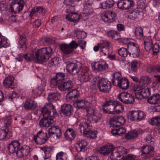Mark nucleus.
<instances>
[{"label":"nucleus","instance_id":"nucleus-1","mask_svg":"<svg viewBox=\"0 0 160 160\" xmlns=\"http://www.w3.org/2000/svg\"><path fill=\"white\" fill-rule=\"evenodd\" d=\"M53 53L52 49L50 47L33 50L31 54H26L24 58L27 61H31L35 59L37 62L42 63L48 61Z\"/></svg>","mask_w":160,"mask_h":160},{"label":"nucleus","instance_id":"nucleus-2","mask_svg":"<svg viewBox=\"0 0 160 160\" xmlns=\"http://www.w3.org/2000/svg\"><path fill=\"white\" fill-rule=\"evenodd\" d=\"M41 112L43 115V118L39 122L40 127H48L51 124L53 123L54 117L56 115L57 112L52 103H47L42 108Z\"/></svg>","mask_w":160,"mask_h":160},{"label":"nucleus","instance_id":"nucleus-3","mask_svg":"<svg viewBox=\"0 0 160 160\" xmlns=\"http://www.w3.org/2000/svg\"><path fill=\"white\" fill-rule=\"evenodd\" d=\"M92 127L91 122L89 120H85L84 122L81 123L79 125L81 132L83 131L84 134L87 138L94 139L97 137L98 133L95 131L90 130Z\"/></svg>","mask_w":160,"mask_h":160},{"label":"nucleus","instance_id":"nucleus-4","mask_svg":"<svg viewBox=\"0 0 160 160\" xmlns=\"http://www.w3.org/2000/svg\"><path fill=\"white\" fill-rule=\"evenodd\" d=\"M93 81L95 83H97L98 87L100 91L102 92H107L111 88V83L107 79L105 78L95 77Z\"/></svg>","mask_w":160,"mask_h":160},{"label":"nucleus","instance_id":"nucleus-5","mask_svg":"<svg viewBox=\"0 0 160 160\" xmlns=\"http://www.w3.org/2000/svg\"><path fill=\"white\" fill-rule=\"evenodd\" d=\"M127 153V149L122 146L114 148L110 154V158L112 160H120Z\"/></svg>","mask_w":160,"mask_h":160},{"label":"nucleus","instance_id":"nucleus-6","mask_svg":"<svg viewBox=\"0 0 160 160\" xmlns=\"http://www.w3.org/2000/svg\"><path fill=\"white\" fill-rule=\"evenodd\" d=\"M118 99L123 103L133 104L135 102L134 97L127 92H123L118 95Z\"/></svg>","mask_w":160,"mask_h":160},{"label":"nucleus","instance_id":"nucleus-7","mask_svg":"<svg viewBox=\"0 0 160 160\" xmlns=\"http://www.w3.org/2000/svg\"><path fill=\"white\" fill-rule=\"evenodd\" d=\"M66 65L67 71L74 75L80 72L82 66L81 63L79 62L77 63L68 62Z\"/></svg>","mask_w":160,"mask_h":160},{"label":"nucleus","instance_id":"nucleus-8","mask_svg":"<svg viewBox=\"0 0 160 160\" xmlns=\"http://www.w3.org/2000/svg\"><path fill=\"white\" fill-rule=\"evenodd\" d=\"M129 56L136 58L138 57L140 54V50L138 45L133 42H131L127 46Z\"/></svg>","mask_w":160,"mask_h":160},{"label":"nucleus","instance_id":"nucleus-9","mask_svg":"<svg viewBox=\"0 0 160 160\" xmlns=\"http://www.w3.org/2000/svg\"><path fill=\"white\" fill-rule=\"evenodd\" d=\"M33 139L35 143L38 144H44L48 139L47 134L42 131H40L36 134L34 135Z\"/></svg>","mask_w":160,"mask_h":160},{"label":"nucleus","instance_id":"nucleus-10","mask_svg":"<svg viewBox=\"0 0 160 160\" xmlns=\"http://www.w3.org/2000/svg\"><path fill=\"white\" fill-rule=\"evenodd\" d=\"M110 42L107 40H102L100 45V53L102 55L106 56L112 52V48L110 46Z\"/></svg>","mask_w":160,"mask_h":160},{"label":"nucleus","instance_id":"nucleus-11","mask_svg":"<svg viewBox=\"0 0 160 160\" xmlns=\"http://www.w3.org/2000/svg\"><path fill=\"white\" fill-rule=\"evenodd\" d=\"M116 16L117 14L114 11H106L103 13L102 19L104 22L110 23L115 21Z\"/></svg>","mask_w":160,"mask_h":160},{"label":"nucleus","instance_id":"nucleus-12","mask_svg":"<svg viewBox=\"0 0 160 160\" xmlns=\"http://www.w3.org/2000/svg\"><path fill=\"white\" fill-rule=\"evenodd\" d=\"M92 68L96 71H103L108 69V64L105 60H101L98 62H94L92 64Z\"/></svg>","mask_w":160,"mask_h":160},{"label":"nucleus","instance_id":"nucleus-13","mask_svg":"<svg viewBox=\"0 0 160 160\" xmlns=\"http://www.w3.org/2000/svg\"><path fill=\"white\" fill-rule=\"evenodd\" d=\"M74 84V82L70 80H64L61 83L58 85V89L62 91H68L73 88Z\"/></svg>","mask_w":160,"mask_h":160},{"label":"nucleus","instance_id":"nucleus-14","mask_svg":"<svg viewBox=\"0 0 160 160\" xmlns=\"http://www.w3.org/2000/svg\"><path fill=\"white\" fill-rule=\"evenodd\" d=\"M133 0H120L117 3V6L120 9L124 10L130 8L134 5Z\"/></svg>","mask_w":160,"mask_h":160},{"label":"nucleus","instance_id":"nucleus-15","mask_svg":"<svg viewBox=\"0 0 160 160\" xmlns=\"http://www.w3.org/2000/svg\"><path fill=\"white\" fill-rule=\"evenodd\" d=\"M112 123V126L118 128L124 124L126 120L121 116H115L111 118Z\"/></svg>","mask_w":160,"mask_h":160},{"label":"nucleus","instance_id":"nucleus-16","mask_svg":"<svg viewBox=\"0 0 160 160\" xmlns=\"http://www.w3.org/2000/svg\"><path fill=\"white\" fill-rule=\"evenodd\" d=\"M24 2L22 0H19L11 5V12L16 13L21 11L23 7Z\"/></svg>","mask_w":160,"mask_h":160},{"label":"nucleus","instance_id":"nucleus-17","mask_svg":"<svg viewBox=\"0 0 160 160\" xmlns=\"http://www.w3.org/2000/svg\"><path fill=\"white\" fill-rule=\"evenodd\" d=\"M14 80V78L12 75L7 77L3 81V85L6 88H14L16 87V84Z\"/></svg>","mask_w":160,"mask_h":160},{"label":"nucleus","instance_id":"nucleus-18","mask_svg":"<svg viewBox=\"0 0 160 160\" xmlns=\"http://www.w3.org/2000/svg\"><path fill=\"white\" fill-rule=\"evenodd\" d=\"M90 114V116L85 120H89L93 123H96L99 122L102 116V114L100 112L95 110L93 111V112Z\"/></svg>","mask_w":160,"mask_h":160},{"label":"nucleus","instance_id":"nucleus-19","mask_svg":"<svg viewBox=\"0 0 160 160\" xmlns=\"http://www.w3.org/2000/svg\"><path fill=\"white\" fill-rule=\"evenodd\" d=\"M140 151L142 154L147 155V156L148 158L153 156L154 148L151 145L143 146L141 148Z\"/></svg>","mask_w":160,"mask_h":160},{"label":"nucleus","instance_id":"nucleus-20","mask_svg":"<svg viewBox=\"0 0 160 160\" xmlns=\"http://www.w3.org/2000/svg\"><path fill=\"white\" fill-rule=\"evenodd\" d=\"M30 148L28 146L24 145L18 149L16 152V154L19 158H22L27 156L29 153Z\"/></svg>","mask_w":160,"mask_h":160},{"label":"nucleus","instance_id":"nucleus-21","mask_svg":"<svg viewBox=\"0 0 160 160\" xmlns=\"http://www.w3.org/2000/svg\"><path fill=\"white\" fill-rule=\"evenodd\" d=\"M48 134L50 137L52 136L54 137L56 136L57 138H59L62 135V131L59 127L53 126L49 129Z\"/></svg>","mask_w":160,"mask_h":160},{"label":"nucleus","instance_id":"nucleus-22","mask_svg":"<svg viewBox=\"0 0 160 160\" xmlns=\"http://www.w3.org/2000/svg\"><path fill=\"white\" fill-rule=\"evenodd\" d=\"M77 133L72 128H68L64 133V136L66 139L69 141L73 140L76 137Z\"/></svg>","mask_w":160,"mask_h":160},{"label":"nucleus","instance_id":"nucleus-23","mask_svg":"<svg viewBox=\"0 0 160 160\" xmlns=\"http://www.w3.org/2000/svg\"><path fill=\"white\" fill-rule=\"evenodd\" d=\"M61 113L66 116H70L72 113L73 108L70 104H64L61 108Z\"/></svg>","mask_w":160,"mask_h":160},{"label":"nucleus","instance_id":"nucleus-24","mask_svg":"<svg viewBox=\"0 0 160 160\" xmlns=\"http://www.w3.org/2000/svg\"><path fill=\"white\" fill-rule=\"evenodd\" d=\"M20 146V143L17 140H13L9 144L8 149L10 153H13L18 151Z\"/></svg>","mask_w":160,"mask_h":160},{"label":"nucleus","instance_id":"nucleus-25","mask_svg":"<svg viewBox=\"0 0 160 160\" xmlns=\"http://www.w3.org/2000/svg\"><path fill=\"white\" fill-rule=\"evenodd\" d=\"M114 148L113 145H104L101 148L99 152L104 156L108 155L112 152Z\"/></svg>","mask_w":160,"mask_h":160},{"label":"nucleus","instance_id":"nucleus-26","mask_svg":"<svg viewBox=\"0 0 160 160\" xmlns=\"http://www.w3.org/2000/svg\"><path fill=\"white\" fill-rule=\"evenodd\" d=\"M88 103V102L84 100H77L74 102L73 105L77 109H85L88 107L87 104Z\"/></svg>","mask_w":160,"mask_h":160},{"label":"nucleus","instance_id":"nucleus-27","mask_svg":"<svg viewBox=\"0 0 160 160\" xmlns=\"http://www.w3.org/2000/svg\"><path fill=\"white\" fill-rule=\"evenodd\" d=\"M116 103L117 101L113 100H108L105 102V103L107 106V109L110 110L109 113L114 114V110Z\"/></svg>","mask_w":160,"mask_h":160},{"label":"nucleus","instance_id":"nucleus-28","mask_svg":"<svg viewBox=\"0 0 160 160\" xmlns=\"http://www.w3.org/2000/svg\"><path fill=\"white\" fill-rule=\"evenodd\" d=\"M54 147L53 146H45L41 148V149L44 152L45 159H48L51 156V152L54 150Z\"/></svg>","mask_w":160,"mask_h":160},{"label":"nucleus","instance_id":"nucleus-29","mask_svg":"<svg viewBox=\"0 0 160 160\" xmlns=\"http://www.w3.org/2000/svg\"><path fill=\"white\" fill-rule=\"evenodd\" d=\"M116 86L122 89H127L129 87V82L128 80L126 78H122V79Z\"/></svg>","mask_w":160,"mask_h":160},{"label":"nucleus","instance_id":"nucleus-30","mask_svg":"<svg viewBox=\"0 0 160 160\" xmlns=\"http://www.w3.org/2000/svg\"><path fill=\"white\" fill-rule=\"evenodd\" d=\"M80 15L77 12L71 13L66 16V18L74 23L77 22L80 19Z\"/></svg>","mask_w":160,"mask_h":160},{"label":"nucleus","instance_id":"nucleus-31","mask_svg":"<svg viewBox=\"0 0 160 160\" xmlns=\"http://www.w3.org/2000/svg\"><path fill=\"white\" fill-rule=\"evenodd\" d=\"M88 145L87 142L85 140H82L77 142L76 146L77 150L79 152L84 150Z\"/></svg>","mask_w":160,"mask_h":160},{"label":"nucleus","instance_id":"nucleus-32","mask_svg":"<svg viewBox=\"0 0 160 160\" xmlns=\"http://www.w3.org/2000/svg\"><path fill=\"white\" fill-rule=\"evenodd\" d=\"M37 106V103L35 101L32 100H28L25 102L24 107L27 110L34 109Z\"/></svg>","mask_w":160,"mask_h":160},{"label":"nucleus","instance_id":"nucleus-33","mask_svg":"<svg viewBox=\"0 0 160 160\" xmlns=\"http://www.w3.org/2000/svg\"><path fill=\"white\" fill-rule=\"evenodd\" d=\"M81 76L80 77V79L81 82H86L88 81H92V80L93 78V76L92 75L89 74L87 73L82 72L81 74Z\"/></svg>","mask_w":160,"mask_h":160},{"label":"nucleus","instance_id":"nucleus-34","mask_svg":"<svg viewBox=\"0 0 160 160\" xmlns=\"http://www.w3.org/2000/svg\"><path fill=\"white\" fill-rule=\"evenodd\" d=\"M45 12V10L42 7H37L32 9V11L30 13L29 16L32 17V16H36V13L39 12L40 13L43 14Z\"/></svg>","mask_w":160,"mask_h":160},{"label":"nucleus","instance_id":"nucleus-35","mask_svg":"<svg viewBox=\"0 0 160 160\" xmlns=\"http://www.w3.org/2000/svg\"><path fill=\"white\" fill-rule=\"evenodd\" d=\"M126 129L124 127L114 128L112 130L111 132L114 136H122L126 132Z\"/></svg>","mask_w":160,"mask_h":160},{"label":"nucleus","instance_id":"nucleus-36","mask_svg":"<svg viewBox=\"0 0 160 160\" xmlns=\"http://www.w3.org/2000/svg\"><path fill=\"white\" fill-rule=\"evenodd\" d=\"M61 94L58 92H52L49 93L48 95V99L50 102H56L60 98Z\"/></svg>","mask_w":160,"mask_h":160},{"label":"nucleus","instance_id":"nucleus-37","mask_svg":"<svg viewBox=\"0 0 160 160\" xmlns=\"http://www.w3.org/2000/svg\"><path fill=\"white\" fill-rule=\"evenodd\" d=\"M148 102L151 104H156L160 102V94H156L152 95L148 100Z\"/></svg>","mask_w":160,"mask_h":160},{"label":"nucleus","instance_id":"nucleus-38","mask_svg":"<svg viewBox=\"0 0 160 160\" xmlns=\"http://www.w3.org/2000/svg\"><path fill=\"white\" fill-rule=\"evenodd\" d=\"M26 38L25 36L22 35L20 36L18 40V43L20 45V48H23L25 50L26 49L27 46L26 44Z\"/></svg>","mask_w":160,"mask_h":160},{"label":"nucleus","instance_id":"nucleus-39","mask_svg":"<svg viewBox=\"0 0 160 160\" xmlns=\"http://www.w3.org/2000/svg\"><path fill=\"white\" fill-rule=\"evenodd\" d=\"M121 74L120 73L117 72L113 74L112 78V83L113 85L115 86L118 85V83L121 80Z\"/></svg>","mask_w":160,"mask_h":160},{"label":"nucleus","instance_id":"nucleus-40","mask_svg":"<svg viewBox=\"0 0 160 160\" xmlns=\"http://www.w3.org/2000/svg\"><path fill=\"white\" fill-rule=\"evenodd\" d=\"M45 86L46 83L43 82L42 85L38 86L36 89L32 90V93L36 95V97H37L38 96L40 95L43 91Z\"/></svg>","mask_w":160,"mask_h":160},{"label":"nucleus","instance_id":"nucleus-41","mask_svg":"<svg viewBox=\"0 0 160 160\" xmlns=\"http://www.w3.org/2000/svg\"><path fill=\"white\" fill-rule=\"evenodd\" d=\"M138 112L137 111H132L129 112L127 114L128 118L131 121H137L138 119Z\"/></svg>","mask_w":160,"mask_h":160},{"label":"nucleus","instance_id":"nucleus-42","mask_svg":"<svg viewBox=\"0 0 160 160\" xmlns=\"http://www.w3.org/2000/svg\"><path fill=\"white\" fill-rule=\"evenodd\" d=\"M62 51L65 54H68L72 52V49L68 44H62L60 46Z\"/></svg>","mask_w":160,"mask_h":160},{"label":"nucleus","instance_id":"nucleus-43","mask_svg":"<svg viewBox=\"0 0 160 160\" xmlns=\"http://www.w3.org/2000/svg\"><path fill=\"white\" fill-rule=\"evenodd\" d=\"M3 120L4 124L3 128H7L12 123V118L11 116H6L3 118Z\"/></svg>","mask_w":160,"mask_h":160},{"label":"nucleus","instance_id":"nucleus-44","mask_svg":"<svg viewBox=\"0 0 160 160\" xmlns=\"http://www.w3.org/2000/svg\"><path fill=\"white\" fill-rule=\"evenodd\" d=\"M108 36L110 38L115 40H119L120 36L117 31H110L108 32Z\"/></svg>","mask_w":160,"mask_h":160},{"label":"nucleus","instance_id":"nucleus-45","mask_svg":"<svg viewBox=\"0 0 160 160\" xmlns=\"http://www.w3.org/2000/svg\"><path fill=\"white\" fill-rule=\"evenodd\" d=\"M114 3V2L113 0H107L101 4L102 8L106 9L111 8L113 6Z\"/></svg>","mask_w":160,"mask_h":160},{"label":"nucleus","instance_id":"nucleus-46","mask_svg":"<svg viewBox=\"0 0 160 160\" xmlns=\"http://www.w3.org/2000/svg\"><path fill=\"white\" fill-rule=\"evenodd\" d=\"M117 103L115 107L114 110V114L115 113L120 114L121 113L124 109V107L122 104L119 101H117Z\"/></svg>","mask_w":160,"mask_h":160},{"label":"nucleus","instance_id":"nucleus-47","mask_svg":"<svg viewBox=\"0 0 160 160\" xmlns=\"http://www.w3.org/2000/svg\"><path fill=\"white\" fill-rule=\"evenodd\" d=\"M149 123L153 126H157L160 124V116L151 118L148 121Z\"/></svg>","mask_w":160,"mask_h":160},{"label":"nucleus","instance_id":"nucleus-48","mask_svg":"<svg viewBox=\"0 0 160 160\" xmlns=\"http://www.w3.org/2000/svg\"><path fill=\"white\" fill-rule=\"evenodd\" d=\"M60 63V59L59 57H56L52 59L48 62V65L50 67L55 66Z\"/></svg>","mask_w":160,"mask_h":160},{"label":"nucleus","instance_id":"nucleus-49","mask_svg":"<svg viewBox=\"0 0 160 160\" xmlns=\"http://www.w3.org/2000/svg\"><path fill=\"white\" fill-rule=\"evenodd\" d=\"M140 82L142 85L144 84V86L151 82V79L148 76H141L140 80Z\"/></svg>","mask_w":160,"mask_h":160},{"label":"nucleus","instance_id":"nucleus-50","mask_svg":"<svg viewBox=\"0 0 160 160\" xmlns=\"http://www.w3.org/2000/svg\"><path fill=\"white\" fill-rule=\"evenodd\" d=\"M135 34L136 38L138 39L141 38L143 37V32L142 28L140 27L136 28Z\"/></svg>","mask_w":160,"mask_h":160},{"label":"nucleus","instance_id":"nucleus-51","mask_svg":"<svg viewBox=\"0 0 160 160\" xmlns=\"http://www.w3.org/2000/svg\"><path fill=\"white\" fill-rule=\"evenodd\" d=\"M128 50L127 48H122L119 49L118 51V53L120 56L123 57H126L128 54Z\"/></svg>","mask_w":160,"mask_h":160},{"label":"nucleus","instance_id":"nucleus-52","mask_svg":"<svg viewBox=\"0 0 160 160\" xmlns=\"http://www.w3.org/2000/svg\"><path fill=\"white\" fill-rule=\"evenodd\" d=\"M139 14V12L137 9L132 11L129 15V17L131 19H135L138 18Z\"/></svg>","mask_w":160,"mask_h":160},{"label":"nucleus","instance_id":"nucleus-53","mask_svg":"<svg viewBox=\"0 0 160 160\" xmlns=\"http://www.w3.org/2000/svg\"><path fill=\"white\" fill-rule=\"evenodd\" d=\"M67 94L77 99L80 96L79 91L76 89L71 90L67 93Z\"/></svg>","mask_w":160,"mask_h":160},{"label":"nucleus","instance_id":"nucleus-54","mask_svg":"<svg viewBox=\"0 0 160 160\" xmlns=\"http://www.w3.org/2000/svg\"><path fill=\"white\" fill-rule=\"evenodd\" d=\"M3 128L0 130V140H2L6 137L8 132V128Z\"/></svg>","mask_w":160,"mask_h":160},{"label":"nucleus","instance_id":"nucleus-55","mask_svg":"<svg viewBox=\"0 0 160 160\" xmlns=\"http://www.w3.org/2000/svg\"><path fill=\"white\" fill-rule=\"evenodd\" d=\"M143 88V89H142L141 92V94H142L144 98H145L148 97L150 95V91L149 88L148 87L146 88Z\"/></svg>","mask_w":160,"mask_h":160},{"label":"nucleus","instance_id":"nucleus-56","mask_svg":"<svg viewBox=\"0 0 160 160\" xmlns=\"http://www.w3.org/2000/svg\"><path fill=\"white\" fill-rule=\"evenodd\" d=\"M136 132V131L134 129L132 132L127 133L126 134L125 137L127 138L134 139L137 137V134Z\"/></svg>","mask_w":160,"mask_h":160},{"label":"nucleus","instance_id":"nucleus-57","mask_svg":"<svg viewBox=\"0 0 160 160\" xmlns=\"http://www.w3.org/2000/svg\"><path fill=\"white\" fill-rule=\"evenodd\" d=\"M65 75L62 72H58L56 73L55 77L57 79V80L58 81L61 83L62 82V81L64 80Z\"/></svg>","mask_w":160,"mask_h":160},{"label":"nucleus","instance_id":"nucleus-58","mask_svg":"<svg viewBox=\"0 0 160 160\" xmlns=\"http://www.w3.org/2000/svg\"><path fill=\"white\" fill-rule=\"evenodd\" d=\"M56 158V160H65L66 159L65 154L62 152L58 153Z\"/></svg>","mask_w":160,"mask_h":160},{"label":"nucleus","instance_id":"nucleus-59","mask_svg":"<svg viewBox=\"0 0 160 160\" xmlns=\"http://www.w3.org/2000/svg\"><path fill=\"white\" fill-rule=\"evenodd\" d=\"M152 50L153 51V54L154 55H156L159 52V46L157 43H155L153 47L152 46Z\"/></svg>","mask_w":160,"mask_h":160},{"label":"nucleus","instance_id":"nucleus-60","mask_svg":"<svg viewBox=\"0 0 160 160\" xmlns=\"http://www.w3.org/2000/svg\"><path fill=\"white\" fill-rule=\"evenodd\" d=\"M137 112H138V121H141L145 117V114L143 112L141 111L138 110Z\"/></svg>","mask_w":160,"mask_h":160},{"label":"nucleus","instance_id":"nucleus-61","mask_svg":"<svg viewBox=\"0 0 160 160\" xmlns=\"http://www.w3.org/2000/svg\"><path fill=\"white\" fill-rule=\"evenodd\" d=\"M66 99L67 101L70 103H73V104H74V102H76V101L77 100V99L73 97H72L68 94H67Z\"/></svg>","mask_w":160,"mask_h":160},{"label":"nucleus","instance_id":"nucleus-62","mask_svg":"<svg viewBox=\"0 0 160 160\" xmlns=\"http://www.w3.org/2000/svg\"><path fill=\"white\" fill-rule=\"evenodd\" d=\"M138 64L137 61H133L131 62V69L133 71L136 72L137 71Z\"/></svg>","mask_w":160,"mask_h":160},{"label":"nucleus","instance_id":"nucleus-63","mask_svg":"<svg viewBox=\"0 0 160 160\" xmlns=\"http://www.w3.org/2000/svg\"><path fill=\"white\" fill-rule=\"evenodd\" d=\"M60 83H61L57 80V79L55 77L52 78L51 80V85L52 87L55 86L58 84L59 85Z\"/></svg>","mask_w":160,"mask_h":160},{"label":"nucleus","instance_id":"nucleus-64","mask_svg":"<svg viewBox=\"0 0 160 160\" xmlns=\"http://www.w3.org/2000/svg\"><path fill=\"white\" fill-rule=\"evenodd\" d=\"M145 140L149 143H151L152 142H153L154 141V138L149 134L146 135Z\"/></svg>","mask_w":160,"mask_h":160}]
</instances>
